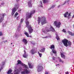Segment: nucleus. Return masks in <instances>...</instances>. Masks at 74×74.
<instances>
[{
    "label": "nucleus",
    "mask_w": 74,
    "mask_h": 74,
    "mask_svg": "<svg viewBox=\"0 0 74 74\" xmlns=\"http://www.w3.org/2000/svg\"><path fill=\"white\" fill-rule=\"evenodd\" d=\"M35 10H33L31 11L29 14H27V16L26 17L25 23L26 24V27L28 28V29L29 33V34L32 33L33 32V29H32V26L29 25V22L27 21L28 18H32V15L33 14L35 13Z\"/></svg>",
    "instance_id": "1"
},
{
    "label": "nucleus",
    "mask_w": 74,
    "mask_h": 74,
    "mask_svg": "<svg viewBox=\"0 0 74 74\" xmlns=\"http://www.w3.org/2000/svg\"><path fill=\"white\" fill-rule=\"evenodd\" d=\"M22 66L24 67V71L21 72V74H31L30 72V70L29 69V67L27 65L24 64H22Z\"/></svg>",
    "instance_id": "2"
},
{
    "label": "nucleus",
    "mask_w": 74,
    "mask_h": 74,
    "mask_svg": "<svg viewBox=\"0 0 74 74\" xmlns=\"http://www.w3.org/2000/svg\"><path fill=\"white\" fill-rule=\"evenodd\" d=\"M45 30L44 29H42V34H44L45 33H46L47 32H50V31H52L53 32H55V29L52 26H50V27L49 28H48V27H46Z\"/></svg>",
    "instance_id": "3"
},
{
    "label": "nucleus",
    "mask_w": 74,
    "mask_h": 74,
    "mask_svg": "<svg viewBox=\"0 0 74 74\" xmlns=\"http://www.w3.org/2000/svg\"><path fill=\"white\" fill-rule=\"evenodd\" d=\"M38 24L39 25L40 24L41 21V23L42 25H44V24L47 23V21L46 20V19H45V17H41L40 18L39 17H38Z\"/></svg>",
    "instance_id": "4"
},
{
    "label": "nucleus",
    "mask_w": 74,
    "mask_h": 74,
    "mask_svg": "<svg viewBox=\"0 0 74 74\" xmlns=\"http://www.w3.org/2000/svg\"><path fill=\"white\" fill-rule=\"evenodd\" d=\"M62 42L63 43L64 45L66 47H67L68 45L69 46H71V42L69 41L68 42V40L66 39L62 40Z\"/></svg>",
    "instance_id": "5"
},
{
    "label": "nucleus",
    "mask_w": 74,
    "mask_h": 74,
    "mask_svg": "<svg viewBox=\"0 0 74 74\" xmlns=\"http://www.w3.org/2000/svg\"><path fill=\"white\" fill-rule=\"evenodd\" d=\"M19 7L18 5H16L12 9V15H14L15 12H16V11L18 9V8Z\"/></svg>",
    "instance_id": "6"
},
{
    "label": "nucleus",
    "mask_w": 74,
    "mask_h": 74,
    "mask_svg": "<svg viewBox=\"0 0 74 74\" xmlns=\"http://www.w3.org/2000/svg\"><path fill=\"white\" fill-rule=\"evenodd\" d=\"M61 25V23L60 22H58V21H56L54 22V26H56L57 27L59 28L60 27V25Z\"/></svg>",
    "instance_id": "7"
},
{
    "label": "nucleus",
    "mask_w": 74,
    "mask_h": 74,
    "mask_svg": "<svg viewBox=\"0 0 74 74\" xmlns=\"http://www.w3.org/2000/svg\"><path fill=\"white\" fill-rule=\"evenodd\" d=\"M21 71V69H15L14 72V74H20V73Z\"/></svg>",
    "instance_id": "8"
},
{
    "label": "nucleus",
    "mask_w": 74,
    "mask_h": 74,
    "mask_svg": "<svg viewBox=\"0 0 74 74\" xmlns=\"http://www.w3.org/2000/svg\"><path fill=\"white\" fill-rule=\"evenodd\" d=\"M64 15L65 18H67V17L68 19H69V18H70V16H71V13H70L69 14V12H67L64 14Z\"/></svg>",
    "instance_id": "9"
},
{
    "label": "nucleus",
    "mask_w": 74,
    "mask_h": 74,
    "mask_svg": "<svg viewBox=\"0 0 74 74\" xmlns=\"http://www.w3.org/2000/svg\"><path fill=\"white\" fill-rule=\"evenodd\" d=\"M5 14L2 13L0 14V22H1L4 20Z\"/></svg>",
    "instance_id": "10"
},
{
    "label": "nucleus",
    "mask_w": 74,
    "mask_h": 74,
    "mask_svg": "<svg viewBox=\"0 0 74 74\" xmlns=\"http://www.w3.org/2000/svg\"><path fill=\"white\" fill-rule=\"evenodd\" d=\"M37 69L38 72H40L43 70V67L42 66H38L37 67Z\"/></svg>",
    "instance_id": "11"
},
{
    "label": "nucleus",
    "mask_w": 74,
    "mask_h": 74,
    "mask_svg": "<svg viewBox=\"0 0 74 74\" xmlns=\"http://www.w3.org/2000/svg\"><path fill=\"white\" fill-rule=\"evenodd\" d=\"M4 62H2L0 64V66H1V69H0V72L2 70V69H3V66L4 65Z\"/></svg>",
    "instance_id": "12"
},
{
    "label": "nucleus",
    "mask_w": 74,
    "mask_h": 74,
    "mask_svg": "<svg viewBox=\"0 0 74 74\" xmlns=\"http://www.w3.org/2000/svg\"><path fill=\"white\" fill-rule=\"evenodd\" d=\"M60 53L61 54V56L62 58H63V59H65L66 58V56L64 54V53L63 52H60Z\"/></svg>",
    "instance_id": "13"
},
{
    "label": "nucleus",
    "mask_w": 74,
    "mask_h": 74,
    "mask_svg": "<svg viewBox=\"0 0 74 74\" xmlns=\"http://www.w3.org/2000/svg\"><path fill=\"white\" fill-rule=\"evenodd\" d=\"M24 55H23V58H26L27 56H28V54H27L26 53V51H25V50H24Z\"/></svg>",
    "instance_id": "14"
},
{
    "label": "nucleus",
    "mask_w": 74,
    "mask_h": 74,
    "mask_svg": "<svg viewBox=\"0 0 74 74\" xmlns=\"http://www.w3.org/2000/svg\"><path fill=\"white\" fill-rule=\"evenodd\" d=\"M28 5L29 7H32V1H30L28 3Z\"/></svg>",
    "instance_id": "15"
},
{
    "label": "nucleus",
    "mask_w": 74,
    "mask_h": 74,
    "mask_svg": "<svg viewBox=\"0 0 74 74\" xmlns=\"http://www.w3.org/2000/svg\"><path fill=\"white\" fill-rule=\"evenodd\" d=\"M28 64L29 66V67L30 68V69H32V68H33V66L32 65V63L28 62Z\"/></svg>",
    "instance_id": "16"
},
{
    "label": "nucleus",
    "mask_w": 74,
    "mask_h": 74,
    "mask_svg": "<svg viewBox=\"0 0 74 74\" xmlns=\"http://www.w3.org/2000/svg\"><path fill=\"white\" fill-rule=\"evenodd\" d=\"M31 53H32V55H33L35 53V52L34 51V49H32L31 50Z\"/></svg>",
    "instance_id": "17"
},
{
    "label": "nucleus",
    "mask_w": 74,
    "mask_h": 74,
    "mask_svg": "<svg viewBox=\"0 0 74 74\" xmlns=\"http://www.w3.org/2000/svg\"><path fill=\"white\" fill-rule=\"evenodd\" d=\"M68 33L70 35H71V36H74V33H72V32H70L69 31H68Z\"/></svg>",
    "instance_id": "18"
},
{
    "label": "nucleus",
    "mask_w": 74,
    "mask_h": 74,
    "mask_svg": "<svg viewBox=\"0 0 74 74\" xmlns=\"http://www.w3.org/2000/svg\"><path fill=\"white\" fill-rule=\"evenodd\" d=\"M18 63L16 64L17 65H18V64H23V63H22L21 61L20 60H18Z\"/></svg>",
    "instance_id": "19"
},
{
    "label": "nucleus",
    "mask_w": 74,
    "mask_h": 74,
    "mask_svg": "<svg viewBox=\"0 0 74 74\" xmlns=\"http://www.w3.org/2000/svg\"><path fill=\"white\" fill-rule=\"evenodd\" d=\"M45 48H43L42 49L40 50L39 52H45Z\"/></svg>",
    "instance_id": "20"
},
{
    "label": "nucleus",
    "mask_w": 74,
    "mask_h": 74,
    "mask_svg": "<svg viewBox=\"0 0 74 74\" xmlns=\"http://www.w3.org/2000/svg\"><path fill=\"white\" fill-rule=\"evenodd\" d=\"M23 42H24L25 44H27V40H26V39L24 38L23 39Z\"/></svg>",
    "instance_id": "21"
},
{
    "label": "nucleus",
    "mask_w": 74,
    "mask_h": 74,
    "mask_svg": "<svg viewBox=\"0 0 74 74\" xmlns=\"http://www.w3.org/2000/svg\"><path fill=\"white\" fill-rule=\"evenodd\" d=\"M50 49H55V45H53L51 46V47H50Z\"/></svg>",
    "instance_id": "22"
},
{
    "label": "nucleus",
    "mask_w": 74,
    "mask_h": 74,
    "mask_svg": "<svg viewBox=\"0 0 74 74\" xmlns=\"http://www.w3.org/2000/svg\"><path fill=\"white\" fill-rule=\"evenodd\" d=\"M12 70L9 69L7 72V74H10L12 72Z\"/></svg>",
    "instance_id": "23"
},
{
    "label": "nucleus",
    "mask_w": 74,
    "mask_h": 74,
    "mask_svg": "<svg viewBox=\"0 0 74 74\" xmlns=\"http://www.w3.org/2000/svg\"><path fill=\"white\" fill-rule=\"evenodd\" d=\"M65 2H66V3H68V4H69V3H71V2L70 0H68V1H66Z\"/></svg>",
    "instance_id": "24"
},
{
    "label": "nucleus",
    "mask_w": 74,
    "mask_h": 74,
    "mask_svg": "<svg viewBox=\"0 0 74 74\" xmlns=\"http://www.w3.org/2000/svg\"><path fill=\"white\" fill-rule=\"evenodd\" d=\"M23 21H24V19H23V18L21 19V21L20 23V25H21V24L23 23Z\"/></svg>",
    "instance_id": "25"
},
{
    "label": "nucleus",
    "mask_w": 74,
    "mask_h": 74,
    "mask_svg": "<svg viewBox=\"0 0 74 74\" xmlns=\"http://www.w3.org/2000/svg\"><path fill=\"white\" fill-rule=\"evenodd\" d=\"M58 59H59V62H62V63H63V61H62V59H60V58L58 57Z\"/></svg>",
    "instance_id": "26"
},
{
    "label": "nucleus",
    "mask_w": 74,
    "mask_h": 74,
    "mask_svg": "<svg viewBox=\"0 0 74 74\" xmlns=\"http://www.w3.org/2000/svg\"><path fill=\"white\" fill-rule=\"evenodd\" d=\"M25 34L27 36V37H29V35L26 32H25Z\"/></svg>",
    "instance_id": "27"
},
{
    "label": "nucleus",
    "mask_w": 74,
    "mask_h": 74,
    "mask_svg": "<svg viewBox=\"0 0 74 74\" xmlns=\"http://www.w3.org/2000/svg\"><path fill=\"white\" fill-rule=\"evenodd\" d=\"M52 51L53 53L55 54H56V51L55 50L52 49Z\"/></svg>",
    "instance_id": "28"
},
{
    "label": "nucleus",
    "mask_w": 74,
    "mask_h": 74,
    "mask_svg": "<svg viewBox=\"0 0 74 74\" xmlns=\"http://www.w3.org/2000/svg\"><path fill=\"white\" fill-rule=\"evenodd\" d=\"M38 54L39 56H40V58H41V56H42V54L40 53V52H39V51H38Z\"/></svg>",
    "instance_id": "29"
},
{
    "label": "nucleus",
    "mask_w": 74,
    "mask_h": 74,
    "mask_svg": "<svg viewBox=\"0 0 74 74\" xmlns=\"http://www.w3.org/2000/svg\"><path fill=\"white\" fill-rule=\"evenodd\" d=\"M43 3H46L48 1V0H42Z\"/></svg>",
    "instance_id": "30"
},
{
    "label": "nucleus",
    "mask_w": 74,
    "mask_h": 74,
    "mask_svg": "<svg viewBox=\"0 0 74 74\" xmlns=\"http://www.w3.org/2000/svg\"><path fill=\"white\" fill-rule=\"evenodd\" d=\"M56 38L57 40H59V38L57 35H56Z\"/></svg>",
    "instance_id": "31"
},
{
    "label": "nucleus",
    "mask_w": 74,
    "mask_h": 74,
    "mask_svg": "<svg viewBox=\"0 0 74 74\" xmlns=\"http://www.w3.org/2000/svg\"><path fill=\"white\" fill-rule=\"evenodd\" d=\"M56 57H55L54 56H53L52 57V59L53 60H55L56 59Z\"/></svg>",
    "instance_id": "32"
},
{
    "label": "nucleus",
    "mask_w": 74,
    "mask_h": 74,
    "mask_svg": "<svg viewBox=\"0 0 74 74\" xmlns=\"http://www.w3.org/2000/svg\"><path fill=\"white\" fill-rule=\"evenodd\" d=\"M18 15V13L17 12H16L15 14V17H16V16L17 15Z\"/></svg>",
    "instance_id": "33"
},
{
    "label": "nucleus",
    "mask_w": 74,
    "mask_h": 74,
    "mask_svg": "<svg viewBox=\"0 0 74 74\" xmlns=\"http://www.w3.org/2000/svg\"><path fill=\"white\" fill-rule=\"evenodd\" d=\"M42 38H48V36H45L44 37H42Z\"/></svg>",
    "instance_id": "34"
},
{
    "label": "nucleus",
    "mask_w": 74,
    "mask_h": 74,
    "mask_svg": "<svg viewBox=\"0 0 74 74\" xmlns=\"http://www.w3.org/2000/svg\"><path fill=\"white\" fill-rule=\"evenodd\" d=\"M66 3V2H64V3H63L61 5L62 6V5H64V4H65Z\"/></svg>",
    "instance_id": "35"
},
{
    "label": "nucleus",
    "mask_w": 74,
    "mask_h": 74,
    "mask_svg": "<svg viewBox=\"0 0 74 74\" xmlns=\"http://www.w3.org/2000/svg\"><path fill=\"white\" fill-rule=\"evenodd\" d=\"M62 31L63 32H64V33H66V29H63V30H62Z\"/></svg>",
    "instance_id": "36"
},
{
    "label": "nucleus",
    "mask_w": 74,
    "mask_h": 74,
    "mask_svg": "<svg viewBox=\"0 0 74 74\" xmlns=\"http://www.w3.org/2000/svg\"><path fill=\"white\" fill-rule=\"evenodd\" d=\"M40 3L41 4V5H40V6L41 7H42V1H40Z\"/></svg>",
    "instance_id": "37"
},
{
    "label": "nucleus",
    "mask_w": 74,
    "mask_h": 74,
    "mask_svg": "<svg viewBox=\"0 0 74 74\" xmlns=\"http://www.w3.org/2000/svg\"><path fill=\"white\" fill-rule=\"evenodd\" d=\"M55 5H53L51 7V8H54V7H55Z\"/></svg>",
    "instance_id": "38"
},
{
    "label": "nucleus",
    "mask_w": 74,
    "mask_h": 74,
    "mask_svg": "<svg viewBox=\"0 0 74 74\" xmlns=\"http://www.w3.org/2000/svg\"><path fill=\"white\" fill-rule=\"evenodd\" d=\"M15 37H19V36H18L17 35H15Z\"/></svg>",
    "instance_id": "39"
},
{
    "label": "nucleus",
    "mask_w": 74,
    "mask_h": 74,
    "mask_svg": "<svg viewBox=\"0 0 74 74\" xmlns=\"http://www.w3.org/2000/svg\"><path fill=\"white\" fill-rule=\"evenodd\" d=\"M18 12H21V9H20L18 10Z\"/></svg>",
    "instance_id": "40"
},
{
    "label": "nucleus",
    "mask_w": 74,
    "mask_h": 74,
    "mask_svg": "<svg viewBox=\"0 0 74 74\" xmlns=\"http://www.w3.org/2000/svg\"><path fill=\"white\" fill-rule=\"evenodd\" d=\"M2 33L1 32H0V36H2Z\"/></svg>",
    "instance_id": "41"
},
{
    "label": "nucleus",
    "mask_w": 74,
    "mask_h": 74,
    "mask_svg": "<svg viewBox=\"0 0 74 74\" xmlns=\"http://www.w3.org/2000/svg\"><path fill=\"white\" fill-rule=\"evenodd\" d=\"M6 26V25L5 24H3V26L4 27V26Z\"/></svg>",
    "instance_id": "42"
},
{
    "label": "nucleus",
    "mask_w": 74,
    "mask_h": 74,
    "mask_svg": "<svg viewBox=\"0 0 74 74\" xmlns=\"http://www.w3.org/2000/svg\"><path fill=\"white\" fill-rule=\"evenodd\" d=\"M1 5H4V3H1Z\"/></svg>",
    "instance_id": "43"
},
{
    "label": "nucleus",
    "mask_w": 74,
    "mask_h": 74,
    "mask_svg": "<svg viewBox=\"0 0 74 74\" xmlns=\"http://www.w3.org/2000/svg\"><path fill=\"white\" fill-rule=\"evenodd\" d=\"M31 44H33V45H34L35 44V43L34 42H31Z\"/></svg>",
    "instance_id": "44"
},
{
    "label": "nucleus",
    "mask_w": 74,
    "mask_h": 74,
    "mask_svg": "<svg viewBox=\"0 0 74 74\" xmlns=\"http://www.w3.org/2000/svg\"><path fill=\"white\" fill-rule=\"evenodd\" d=\"M45 74H48V72H46Z\"/></svg>",
    "instance_id": "45"
},
{
    "label": "nucleus",
    "mask_w": 74,
    "mask_h": 74,
    "mask_svg": "<svg viewBox=\"0 0 74 74\" xmlns=\"http://www.w3.org/2000/svg\"><path fill=\"white\" fill-rule=\"evenodd\" d=\"M66 74H69V72L67 71L66 72Z\"/></svg>",
    "instance_id": "46"
},
{
    "label": "nucleus",
    "mask_w": 74,
    "mask_h": 74,
    "mask_svg": "<svg viewBox=\"0 0 74 74\" xmlns=\"http://www.w3.org/2000/svg\"><path fill=\"white\" fill-rule=\"evenodd\" d=\"M19 17H17V20H19Z\"/></svg>",
    "instance_id": "47"
},
{
    "label": "nucleus",
    "mask_w": 74,
    "mask_h": 74,
    "mask_svg": "<svg viewBox=\"0 0 74 74\" xmlns=\"http://www.w3.org/2000/svg\"><path fill=\"white\" fill-rule=\"evenodd\" d=\"M60 7V5H58V8H59V7Z\"/></svg>",
    "instance_id": "48"
},
{
    "label": "nucleus",
    "mask_w": 74,
    "mask_h": 74,
    "mask_svg": "<svg viewBox=\"0 0 74 74\" xmlns=\"http://www.w3.org/2000/svg\"><path fill=\"white\" fill-rule=\"evenodd\" d=\"M59 64H56V66H59Z\"/></svg>",
    "instance_id": "49"
},
{
    "label": "nucleus",
    "mask_w": 74,
    "mask_h": 74,
    "mask_svg": "<svg viewBox=\"0 0 74 74\" xmlns=\"http://www.w3.org/2000/svg\"><path fill=\"white\" fill-rule=\"evenodd\" d=\"M4 37H2V40H3V39H4Z\"/></svg>",
    "instance_id": "50"
},
{
    "label": "nucleus",
    "mask_w": 74,
    "mask_h": 74,
    "mask_svg": "<svg viewBox=\"0 0 74 74\" xmlns=\"http://www.w3.org/2000/svg\"><path fill=\"white\" fill-rule=\"evenodd\" d=\"M19 0H16V1L17 2L19 1Z\"/></svg>",
    "instance_id": "51"
},
{
    "label": "nucleus",
    "mask_w": 74,
    "mask_h": 74,
    "mask_svg": "<svg viewBox=\"0 0 74 74\" xmlns=\"http://www.w3.org/2000/svg\"><path fill=\"white\" fill-rule=\"evenodd\" d=\"M5 42H7V40H6Z\"/></svg>",
    "instance_id": "52"
},
{
    "label": "nucleus",
    "mask_w": 74,
    "mask_h": 74,
    "mask_svg": "<svg viewBox=\"0 0 74 74\" xmlns=\"http://www.w3.org/2000/svg\"><path fill=\"white\" fill-rule=\"evenodd\" d=\"M29 37H32V36H29Z\"/></svg>",
    "instance_id": "53"
},
{
    "label": "nucleus",
    "mask_w": 74,
    "mask_h": 74,
    "mask_svg": "<svg viewBox=\"0 0 74 74\" xmlns=\"http://www.w3.org/2000/svg\"><path fill=\"white\" fill-rule=\"evenodd\" d=\"M11 45H12V43H11Z\"/></svg>",
    "instance_id": "54"
},
{
    "label": "nucleus",
    "mask_w": 74,
    "mask_h": 74,
    "mask_svg": "<svg viewBox=\"0 0 74 74\" xmlns=\"http://www.w3.org/2000/svg\"><path fill=\"white\" fill-rule=\"evenodd\" d=\"M20 36H22V34H21Z\"/></svg>",
    "instance_id": "55"
},
{
    "label": "nucleus",
    "mask_w": 74,
    "mask_h": 74,
    "mask_svg": "<svg viewBox=\"0 0 74 74\" xmlns=\"http://www.w3.org/2000/svg\"><path fill=\"white\" fill-rule=\"evenodd\" d=\"M13 47H14V45H13Z\"/></svg>",
    "instance_id": "56"
},
{
    "label": "nucleus",
    "mask_w": 74,
    "mask_h": 74,
    "mask_svg": "<svg viewBox=\"0 0 74 74\" xmlns=\"http://www.w3.org/2000/svg\"><path fill=\"white\" fill-rule=\"evenodd\" d=\"M74 26H73V27L74 28V25H73Z\"/></svg>",
    "instance_id": "57"
}]
</instances>
